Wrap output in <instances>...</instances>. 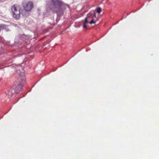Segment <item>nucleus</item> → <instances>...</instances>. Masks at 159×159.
Instances as JSON below:
<instances>
[{
    "mask_svg": "<svg viewBox=\"0 0 159 159\" xmlns=\"http://www.w3.org/2000/svg\"><path fill=\"white\" fill-rule=\"evenodd\" d=\"M101 8L100 7H98L97 8V12L99 14L101 13Z\"/></svg>",
    "mask_w": 159,
    "mask_h": 159,
    "instance_id": "423d86ee",
    "label": "nucleus"
},
{
    "mask_svg": "<svg viewBox=\"0 0 159 159\" xmlns=\"http://www.w3.org/2000/svg\"><path fill=\"white\" fill-rule=\"evenodd\" d=\"M22 85L21 84H20L18 85V86L16 87L15 92L16 93H17L19 91L21 90L22 88Z\"/></svg>",
    "mask_w": 159,
    "mask_h": 159,
    "instance_id": "20e7f679",
    "label": "nucleus"
},
{
    "mask_svg": "<svg viewBox=\"0 0 159 159\" xmlns=\"http://www.w3.org/2000/svg\"><path fill=\"white\" fill-rule=\"evenodd\" d=\"M52 3L50 10L56 13L58 16H62L64 10L63 8L64 3L61 0H51Z\"/></svg>",
    "mask_w": 159,
    "mask_h": 159,
    "instance_id": "f257e3e1",
    "label": "nucleus"
},
{
    "mask_svg": "<svg viewBox=\"0 0 159 159\" xmlns=\"http://www.w3.org/2000/svg\"><path fill=\"white\" fill-rule=\"evenodd\" d=\"M5 0H0V2H3Z\"/></svg>",
    "mask_w": 159,
    "mask_h": 159,
    "instance_id": "9b49d317",
    "label": "nucleus"
},
{
    "mask_svg": "<svg viewBox=\"0 0 159 159\" xmlns=\"http://www.w3.org/2000/svg\"><path fill=\"white\" fill-rule=\"evenodd\" d=\"M20 6L17 4H15L11 7V10L14 18L18 19L20 17Z\"/></svg>",
    "mask_w": 159,
    "mask_h": 159,
    "instance_id": "f03ea898",
    "label": "nucleus"
},
{
    "mask_svg": "<svg viewBox=\"0 0 159 159\" xmlns=\"http://www.w3.org/2000/svg\"><path fill=\"white\" fill-rule=\"evenodd\" d=\"M87 18H88V17H86L85 18L84 20V21H83V24H86L88 22Z\"/></svg>",
    "mask_w": 159,
    "mask_h": 159,
    "instance_id": "0eeeda50",
    "label": "nucleus"
},
{
    "mask_svg": "<svg viewBox=\"0 0 159 159\" xmlns=\"http://www.w3.org/2000/svg\"><path fill=\"white\" fill-rule=\"evenodd\" d=\"M94 16L96 18V15L94 11H93Z\"/></svg>",
    "mask_w": 159,
    "mask_h": 159,
    "instance_id": "9d476101",
    "label": "nucleus"
},
{
    "mask_svg": "<svg viewBox=\"0 0 159 159\" xmlns=\"http://www.w3.org/2000/svg\"><path fill=\"white\" fill-rule=\"evenodd\" d=\"M23 6L25 11H30L33 8V4L32 2L30 1L24 3Z\"/></svg>",
    "mask_w": 159,
    "mask_h": 159,
    "instance_id": "7ed1b4c3",
    "label": "nucleus"
},
{
    "mask_svg": "<svg viewBox=\"0 0 159 159\" xmlns=\"http://www.w3.org/2000/svg\"><path fill=\"white\" fill-rule=\"evenodd\" d=\"M5 28V25H0V31Z\"/></svg>",
    "mask_w": 159,
    "mask_h": 159,
    "instance_id": "39448f33",
    "label": "nucleus"
},
{
    "mask_svg": "<svg viewBox=\"0 0 159 159\" xmlns=\"http://www.w3.org/2000/svg\"><path fill=\"white\" fill-rule=\"evenodd\" d=\"M83 27L85 29H86L87 28V26L86 25V24H84V25L83 26Z\"/></svg>",
    "mask_w": 159,
    "mask_h": 159,
    "instance_id": "1a4fd4ad",
    "label": "nucleus"
},
{
    "mask_svg": "<svg viewBox=\"0 0 159 159\" xmlns=\"http://www.w3.org/2000/svg\"><path fill=\"white\" fill-rule=\"evenodd\" d=\"M95 22L93 21V19H92L89 22V23L90 24H95Z\"/></svg>",
    "mask_w": 159,
    "mask_h": 159,
    "instance_id": "6e6552de",
    "label": "nucleus"
}]
</instances>
